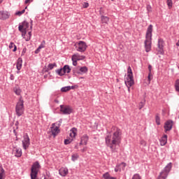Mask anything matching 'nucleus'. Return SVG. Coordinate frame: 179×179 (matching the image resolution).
Wrapping results in <instances>:
<instances>
[{
	"instance_id": "nucleus-1",
	"label": "nucleus",
	"mask_w": 179,
	"mask_h": 179,
	"mask_svg": "<svg viewBox=\"0 0 179 179\" xmlns=\"http://www.w3.org/2000/svg\"><path fill=\"white\" fill-rule=\"evenodd\" d=\"M122 136V131L121 129L113 126L110 131H108L105 137V142L106 146L110 148L112 152L117 150V146H119L121 143V139Z\"/></svg>"
},
{
	"instance_id": "nucleus-2",
	"label": "nucleus",
	"mask_w": 179,
	"mask_h": 179,
	"mask_svg": "<svg viewBox=\"0 0 179 179\" xmlns=\"http://www.w3.org/2000/svg\"><path fill=\"white\" fill-rule=\"evenodd\" d=\"M152 33H153V25L150 24L147 29L144 42L146 52H150L152 50Z\"/></svg>"
},
{
	"instance_id": "nucleus-3",
	"label": "nucleus",
	"mask_w": 179,
	"mask_h": 179,
	"mask_svg": "<svg viewBox=\"0 0 179 179\" xmlns=\"http://www.w3.org/2000/svg\"><path fill=\"white\" fill-rule=\"evenodd\" d=\"M40 169H41V166H40V163L38 162H35L31 168V179H37V175L38 174V171H40Z\"/></svg>"
},
{
	"instance_id": "nucleus-4",
	"label": "nucleus",
	"mask_w": 179,
	"mask_h": 179,
	"mask_svg": "<svg viewBox=\"0 0 179 179\" xmlns=\"http://www.w3.org/2000/svg\"><path fill=\"white\" fill-rule=\"evenodd\" d=\"M23 99L20 98L15 106V112L17 117H21L23 115V113H24V104Z\"/></svg>"
},
{
	"instance_id": "nucleus-5",
	"label": "nucleus",
	"mask_w": 179,
	"mask_h": 179,
	"mask_svg": "<svg viewBox=\"0 0 179 179\" xmlns=\"http://www.w3.org/2000/svg\"><path fill=\"white\" fill-rule=\"evenodd\" d=\"M171 162H169L164 169V170L160 173L158 179H166L167 178V176H169V173L171 171Z\"/></svg>"
},
{
	"instance_id": "nucleus-6",
	"label": "nucleus",
	"mask_w": 179,
	"mask_h": 179,
	"mask_svg": "<svg viewBox=\"0 0 179 179\" xmlns=\"http://www.w3.org/2000/svg\"><path fill=\"white\" fill-rule=\"evenodd\" d=\"M77 134H78V129L75 128V127H73L70 130V134H69V136L71 138L65 139L64 140V145H69V143H71L72 142V141H73V139H75V138H76Z\"/></svg>"
},
{
	"instance_id": "nucleus-7",
	"label": "nucleus",
	"mask_w": 179,
	"mask_h": 179,
	"mask_svg": "<svg viewBox=\"0 0 179 179\" xmlns=\"http://www.w3.org/2000/svg\"><path fill=\"white\" fill-rule=\"evenodd\" d=\"M55 72L59 76H64L65 73H71V67L69 65H65L63 68L55 70Z\"/></svg>"
},
{
	"instance_id": "nucleus-8",
	"label": "nucleus",
	"mask_w": 179,
	"mask_h": 179,
	"mask_svg": "<svg viewBox=\"0 0 179 179\" xmlns=\"http://www.w3.org/2000/svg\"><path fill=\"white\" fill-rule=\"evenodd\" d=\"M60 111L64 115H69V114H72V107L68 105H61L60 106Z\"/></svg>"
},
{
	"instance_id": "nucleus-9",
	"label": "nucleus",
	"mask_w": 179,
	"mask_h": 179,
	"mask_svg": "<svg viewBox=\"0 0 179 179\" xmlns=\"http://www.w3.org/2000/svg\"><path fill=\"white\" fill-rule=\"evenodd\" d=\"M22 142L23 149L24 150H27V149H29V146H30V138L29 137V134H25L24 135Z\"/></svg>"
},
{
	"instance_id": "nucleus-10",
	"label": "nucleus",
	"mask_w": 179,
	"mask_h": 179,
	"mask_svg": "<svg viewBox=\"0 0 179 179\" xmlns=\"http://www.w3.org/2000/svg\"><path fill=\"white\" fill-rule=\"evenodd\" d=\"M87 48V45H86L85 42L82 41L78 42L77 51H78L79 52H85Z\"/></svg>"
},
{
	"instance_id": "nucleus-11",
	"label": "nucleus",
	"mask_w": 179,
	"mask_h": 179,
	"mask_svg": "<svg viewBox=\"0 0 179 179\" xmlns=\"http://www.w3.org/2000/svg\"><path fill=\"white\" fill-rule=\"evenodd\" d=\"M124 83L127 87H131L135 83L134 81V76H127L124 80Z\"/></svg>"
},
{
	"instance_id": "nucleus-12",
	"label": "nucleus",
	"mask_w": 179,
	"mask_h": 179,
	"mask_svg": "<svg viewBox=\"0 0 179 179\" xmlns=\"http://www.w3.org/2000/svg\"><path fill=\"white\" fill-rule=\"evenodd\" d=\"M29 29V22L24 21L22 24H20L18 27V29L22 33H24L26 30Z\"/></svg>"
},
{
	"instance_id": "nucleus-13",
	"label": "nucleus",
	"mask_w": 179,
	"mask_h": 179,
	"mask_svg": "<svg viewBox=\"0 0 179 179\" xmlns=\"http://www.w3.org/2000/svg\"><path fill=\"white\" fill-rule=\"evenodd\" d=\"M51 133L53 136H57L59 134V127L55 126V123H53L51 127Z\"/></svg>"
},
{
	"instance_id": "nucleus-14",
	"label": "nucleus",
	"mask_w": 179,
	"mask_h": 179,
	"mask_svg": "<svg viewBox=\"0 0 179 179\" xmlns=\"http://www.w3.org/2000/svg\"><path fill=\"white\" fill-rule=\"evenodd\" d=\"M164 128L166 132H167L169 131H171V129H173V120L166 121L165 122Z\"/></svg>"
},
{
	"instance_id": "nucleus-15",
	"label": "nucleus",
	"mask_w": 179,
	"mask_h": 179,
	"mask_svg": "<svg viewBox=\"0 0 179 179\" xmlns=\"http://www.w3.org/2000/svg\"><path fill=\"white\" fill-rule=\"evenodd\" d=\"M125 167H127V164L125 162H122L120 164H117L115 168V173H118V171L125 170Z\"/></svg>"
},
{
	"instance_id": "nucleus-16",
	"label": "nucleus",
	"mask_w": 179,
	"mask_h": 179,
	"mask_svg": "<svg viewBox=\"0 0 179 179\" xmlns=\"http://www.w3.org/2000/svg\"><path fill=\"white\" fill-rule=\"evenodd\" d=\"M9 16H10V15L9 14V13H8V11H0L1 20H6V19H9Z\"/></svg>"
},
{
	"instance_id": "nucleus-17",
	"label": "nucleus",
	"mask_w": 179,
	"mask_h": 179,
	"mask_svg": "<svg viewBox=\"0 0 179 179\" xmlns=\"http://www.w3.org/2000/svg\"><path fill=\"white\" fill-rule=\"evenodd\" d=\"M68 173H69L68 168L62 167L59 170V174L62 176V177H66Z\"/></svg>"
},
{
	"instance_id": "nucleus-18",
	"label": "nucleus",
	"mask_w": 179,
	"mask_h": 179,
	"mask_svg": "<svg viewBox=\"0 0 179 179\" xmlns=\"http://www.w3.org/2000/svg\"><path fill=\"white\" fill-rule=\"evenodd\" d=\"M164 47V41H163V39L159 38L158 40V48H159V52H160V54H163V48Z\"/></svg>"
},
{
	"instance_id": "nucleus-19",
	"label": "nucleus",
	"mask_w": 179,
	"mask_h": 179,
	"mask_svg": "<svg viewBox=\"0 0 179 179\" xmlns=\"http://www.w3.org/2000/svg\"><path fill=\"white\" fill-rule=\"evenodd\" d=\"M87 141H89V136L87 134H84L81 136L80 145H87Z\"/></svg>"
},
{
	"instance_id": "nucleus-20",
	"label": "nucleus",
	"mask_w": 179,
	"mask_h": 179,
	"mask_svg": "<svg viewBox=\"0 0 179 179\" xmlns=\"http://www.w3.org/2000/svg\"><path fill=\"white\" fill-rule=\"evenodd\" d=\"M72 57L77 60V61H83V59H85L86 58V57L83 56V55H80L78 53L74 54Z\"/></svg>"
},
{
	"instance_id": "nucleus-21",
	"label": "nucleus",
	"mask_w": 179,
	"mask_h": 179,
	"mask_svg": "<svg viewBox=\"0 0 179 179\" xmlns=\"http://www.w3.org/2000/svg\"><path fill=\"white\" fill-rule=\"evenodd\" d=\"M22 64H23V59L21 57H19L17 59V62L16 64L17 71H20L22 69Z\"/></svg>"
},
{
	"instance_id": "nucleus-22",
	"label": "nucleus",
	"mask_w": 179,
	"mask_h": 179,
	"mask_svg": "<svg viewBox=\"0 0 179 179\" xmlns=\"http://www.w3.org/2000/svg\"><path fill=\"white\" fill-rule=\"evenodd\" d=\"M161 146H164L167 143V135H164L162 138L159 140Z\"/></svg>"
},
{
	"instance_id": "nucleus-23",
	"label": "nucleus",
	"mask_w": 179,
	"mask_h": 179,
	"mask_svg": "<svg viewBox=\"0 0 179 179\" xmlns=\"http://www.w3.org/2000/svg\"><path fill=\"white\" fill-rule=\"evenodd\" d=\"M14 149L15 150V157H22V148H14Z\"/></svg>"
},
{
	"instance_id": "nucleus-24",
	"label": "nucleus",
	"mask_w": 179,
	"mask_h": 179,
	"mask_svg": "<svg viewBox=\"0 0 179 179\" xmlns=\"http://www.w3.org/2000/svg\"><path fill=\"white\" fill-rule=\"evenodd\" d=\"M80 75H83V73H87L88 69L86 66L80 67Z\"/></svg>"
},
{
	"instance_id": "nucleus-25",
	"label": "nucleus",
	"mask_w": 179,
	"mask_h": 179,
	"mask_svg": "<svg viewBox=\"0 0 179 179\" xmlns=\"http://www.w3.org/2000/svg\"><path fill=\"white\" fill-rule=\"evenodd\" d=\"M174 86L175 90L178 93V96H179V79L176 80Z\"/></svg>"
},
{
	"instance_id": "nucleus-26",
	"label": "nucleus",
	"mask_w": 179,
	"mask_h": 179,
	"mask_svg": "<svg viewBox=\"0 0 179 179\" xmlns=\"http://www.w3.org/2000/svg\"><path fill=\"white\" fill-rule=\"evenodd\" d=\"M101 22H103V23H108L110 18H108V17H107V16L101 15Z\"/></svg>"
},
{
	"instance_id": "nucleus-27",
	"label": "nucleus",
	"mask_w": 179,
	"mask_h": 179,
	"mask_svg": "<svg viewBox=\"0 0 179 179\" xmlns=\"http://www.w3.org/2000/svg\"><path fill=\"white\" fill-rule=\"evenodd\" d=\"M3 177H5V169L0 166V179H3Z\"/></svg>"
},
{
	"instance_id": "nucleus-28",
	"label": "nucleus",
	"mask_w": 179,
	"mask_h": 179,
	"mask_svg": "<svg viewBox=\"0 0 179 179\" xmlns=\"http://www.w3.org/2000/svg\"><path fill=\"white\" fill-rule=\"evenodd\" d=\"M54 68H57V63L49 64L48 65V71H52V69H54Z\"/></svg>"
},
{
	"instance_id": "nucleus-29",
	"label": "nucleus",
	"mask_w": 179,
	"mask_h": 179,
	"mask_svg": "<svg viewBox=\"0 0 179 179\" xmlns=\"http://www.w3.org/2000/svg\"><path fill=\"white\" fill-rule=\"evenodd\" d=\"M103 178H105V179H117V178H114V177L110 176V173H104V174L103 175Z\"/></svg>"
},
{
	"instance_id": "nucleus-30",
	"label": "nucleus",
	"mask_w": 179,
	"mask_h": 179,
	"mask_svg": "<svg viewBox=\"0 0 179 179\" xmlns=\"http://www.w3.org/2000/svg\"><path fill=\"white\" fill-rule=\"evenodd\" d=\"M78 159H79V155L78 154H73L71 156L72 162H76V160H78Z\"/></svg>"
},
{
	"instance_id": "nucleus-31",
	"label": "nucleus",
	"mask_w": 179,
	"mask_h": 179,
	"mask_svg": "<svg viewBox=\"0 0 179 179\" xmlns=\"http://www.w3.org/2000/svg\"><path fill=\"white\" fill-rule=\"evenodd\" d=\"M14 93L17 94V96H20V93H22V90L20 88L15 87L14 88Z\"/></svg>"
},
{
	"instance_id": "nucleus-32",
	"label": "nucleus",
	"mask_w": 179,
	"mask_h": 179,
	"mask_svg": "<svg viewBox=\"0 0 179 179\" xmlns=\"http://www.w3.org/2000/svg\"><path fill=\"white\" fill-rule=\"evenodd\" d=\"M127 76H134V74L132 73V69H131V66H129L127 69Z\"/></svg>"
},
{
	"instance_id": "nucleus-33",
	"label": "nucleus",
	"mask_w": 179,
	"mask_h": 179,
	"mask_svg": "<svg viewBox=\"0 0 179 179\" xmlns=\"http://www.w3.org/2000/svg\"><path fill=\"white\" fill-rule=\"evenodd\" d=\"M80 67H75L73 69V73H78V75H80Z\"/></svg>"
},
{
	"instance_id": "nucleus-34",
	"label": "nucleus",
	"mask_w": 179,
	"mask_h": 179,
	"mask_svg": "<svg viewBox=\"0 0 179 179\" xmlns=\"http://www.w3.org/2000/svg\"><path fill=\"white\" fill-rule=\"evenodd\" d=\"M69 90H71V86H67V87H63L61 89L62 92H69Z\"/></svg>"
},
{
	"instance_id": "nucleus-35",
	"label": "nucleus",
	"mask_w": 179,
	"mask_h": 179,
	"mask_svg": "<svg viewBox=\"0 0 179 179\" xmlns=\"http://www.w3.org/2000/svg\"><path fill=\"white\" fill-rule=\"evenodd\" d=\"M155 122L157 125H160V117L159 116V115H156L155 116Z\"/></svg>"
},
{
	"instance_id": "nucleus-36",
	"label": "nucleus",
	"mask_w": 179,
	"mask_h": 179,
	"mask_svg": "<svg viewBox=\"0 0 179 179\" xmlns=\"http://www.w3.org/2000/svg\"><path fill=\"white\" fill-rule=\"evenodd\" d=\"M24 12H26V10L25 9H23L21 11H17L15 13V15L17 16H22V15H23V13H24Z\"/></svg>"
},
{
	"instance_id": "nucleus-37",
	"label": "nucleus",
	"mask_w": 179,
	"mask_h": 179,
	"mask_svg": "<svg viewBox=\"0 0 179 179\" xmlns=\"http://www.w3.org/2000/svg\"><path fill=\"white\" fill-rule=\"evenodd\" d=\"M45 41H43L41 45L38 46V48L41 50V48H45Z\"/></svg>"
},
{
	"instance_id": "nucleus-38",
	"label": "nucleus",
	"mask_w": 179,
	"mask_h": 179,
	"mask_svg": "<svg viewBox=\"0 0 179 179\" xmlns=\"http://www.w3.org/2000/svg\"><path fill=\"white\" fill-rule=\"evenodd\" d=\"M148 83H150V80L153 79V75H152V73H148Z\"/></svg>"
},
{
	"instance_id": "nucleus-39",
	"label": "nucleus",
	"mask_w": 179,
	"mask_h": 179,
	"mask_svg": "<svg viewBox=\"0 0 179 179\" xmlns=\"http://www.w3.org/2000/svg\"><path fill=\"white\" fill-rule=\"evenodd\" d=\"M167 5L169 8H172L173 7V1L172 0H167Z\"/></svg>"
},
{
	"instance_id": "nucleus-40",
	"label": "nucleus",
	"mask_w": 179,
	"mask_h": 179,
	"mask_svg": "<svg viewBox=\"0 0 179 179\" xmlns=\"http://www.w3.org/2000/svg\"><path fill=\"white\" fill-rule=\"evenodd\" d=\"M71 60L73 62V65L76 66V65H78V60L75 59L73 57H71Z\"/></svg>"
},
{
	"instance_id": "nucleus-41",
	"label": "nucleus",
	"mask_w": 179,
	"mask_h": 179,
	"mask_svg": "<svg viewBox=\"0 0 179 179\" xmlns=\"http://www.w3.org/2000/svg\"><path fill=\"white\" fill-rule=\"evenodd\" d=\"M132 179H141V176H139V174L136 173L134 175Z\"/></svg>"
},
{
	"instance_id": "nucleus-42",
	"label": "nucleus",
	"mask_w": 179,
	"mask_h": 179,
	"mask_svg": "<svg viewBox=\"0 0 179 179\" xmlns=\"http://www.w3.org/2000/svg\"><path fill=\"white\" fill-rule=\"evenodd\" d=\"M140 145H142V146H146V141H145V140H141L140 141Z\"/></svg>"
},
{
	"instance_id": "nucleus-43",
	"label": "nucleus",
	"mask_w": 179,
	"mask_h": 179,
	"mask_svg": "<svg viewBox=\"0 0 179 179\" xmlns=\"http://www.w3.org/2000/svg\"><path fill=\"white\" fill-rule=\"evenodd\" d=\"M55 125H58L59 127L62 124V119H60L57 122L55 123Z\"/></svg>"
},
{
	"instance_id": "nucleus-44",
	"label": "nucleus",
	"mask_w": 179,
	"mask_h": 179,
	"mask_svg": "<svg viewBox=\"0 0 179 179\" xmlns=\"http://www.w3.org/2000/svg\"><path fill=\"white\" fill-rule=\"evenodd\" d=\"M29 37L26 39V41H29L30 38H31V31L28 32Z\"/></svg>"
},
{
	"instance_id": "nucleus-45",
	"label": "nucleus",
	"mask_w": 179,
	"mask_h": 179,
	"mask_svg": "<svg viewBox=\"0 0 179 179\" xmlns=\"http://www.w3.org/2000/svg\"><path fill=\"white\" fill-rule=\"evenodd\" d=\"M15 43L11 42L8 47H9L10 50H12V48H13L15 47Z\"/></svg>"
},
{
	"instance_id": "nucleus-46",
	"label": "nucleus",
	"mask_w": 179,
	"mask_h": 179,
	"mask_svg": "<svg viewBox=\"0 0 179 179\" xmlns=\"http://www.w3.org/2000/svg\"><path fill=\"white\" fill-rule=\"evenodd\" d=\"M148 12H152V6L150 5L147 6Z\"/></svg>"
},
{
	"instance_id": "nucleus-47",
	"label": "nucleus",
	"mask_w": 179,
	"mask_h": 179,
	"mask_svg": "<svg viewBox=\"0 0 179 179\" xmlns=\"http://www.w3.org/2000/svg\"><path fill=\"white\" fill-rule=\"evenodd\" d=\"M83 8H89V3L85 2L83 3Z\"/></svg>"
},
{
	"instance_id": "nucleus-48",
	"label": "nucleus",
	"mask_w": 179,
	"mask_h": 179,
	"mask_svg": "<svg viewBox=\"0 0 179 179\" xmlns=\"http://www.w3.org/2000/svg\"><path fill=\"white\" fill-rule=\"evenodd\" d=\"M87 150V147H84L83 149H81L82 153H85Z\"/></svg>"
},
{
	"instance_id": "nucleus-49",
	"label": "nucleus",
	"mask_w": 179,
	"mask_h": 179,
	"mask_svg": "<svg viewBox=\"0 0 179 179\" xmlns=\"http://www.w3.org/2000/svg\"><path fill=\"white\" fill-rule=\"evenodd\" d=\"M148 71L149 73H152V65L150 64L148 65Z\"/></svg>"
},
{
	"instance_id": "nucleus-50",
	"label": "nucleus",
	"mask_w": 179,
	"mask_h": 179,
	"mask_svg": "<svg viewBox=\"0 0 179 179\" xmlns=\"http://www.w3.org/2000/svg\"><path fill=\"white\" fill-rule=\"evenodd\" d=\"M40 51H41V49L38 48L36 50H35V54H38V52H40Z\"/></svg>"
},
{
	"instance_id": "nucleus-51",
	"label": "nucleus",
	"mask_w": 179,
	"mask_h": 179,
	"mask_svg": "<svg viewBox=\"0 0 179 179\" xmlns=\"http://www.w3.org/2000/svg\"><path fill=\"white\" fill-rule=\"evenodd\" d=\"M143 106H144V103L143 102H141L139 104L140 110H141V108H143Z\"/></svg>"
},
{
	"instance_id": "nucleus-52",
	"label": "nucleus",
	"mask_w": 179,
	"mask_h": 179,
	"mask_svg": "<svg viewBox=\"0 0 179 179\" xmlns=\"http://www.w3.org/2000/svg\"><path fill=\"white\" fill-rule=\"evenodd\" d=\"M10 80H15V76H13V74H11L10 76Z\"/></svg>"
},
{
	"instance_id": "nucleus-53",
	"label": "nucleus",
	"mask_w": 179,
	"mask_h": 179,
	"mask_svg": "<svg viewBox=\"0 0 179 179\" xmlns=\"http://www.w3.org/2000/svg\"><path fill=\"white\" fill-rule=\"evenodd\" d=\"M26 51H27V49L26 48H24L22 50V55H24V54H26Z\"/></svg>"
},
{
	"instance_id": "nucleus-54",
	"label": "nucleus",
	"mask_w": 179,
	"mask_h": 179,
	"mask_svg": "<svg viewBox=\"0 0 179 179\" xmlns=\"http://www.w3.org/2000/svg\"><path fill=\"white\" fill-rule=\"evenodd\" d=\"M13 48H13V52H15V51L17 50V48L16 47V45H14Z\"/></svg>"
},
{
	"instance_id": "nucleus-55",
	"label": "nucleus",
	"mask_w": 179,
	"mask_h": 179,
	"mask_svg": "<svg viewBox=\"0 0 179 179\" xmlns=\"http://www.w3.org/2000/svg\"><path fill=\"white\" fill-rule=\"evenodd\" d=\"M31 1H33V0H25L24 3H30V2H31Z\"/></svg>"
},
{
	"instance_id": "nucleus-56",
	"label": "nucleus",
	"mask_w": 179,
	"mask_h": 179,
	"mask_svg": "<svg viewBox=\"0 0 179 179\" xmlns=\"http://www.w3.org/2000/svg\"><path fill=\"white\" fill-rule=\"evenodd\" d=\"M30 29H33V20H31V27Z\"/></svg>"
},
{
	"instance_id": "nucleus-57",
	"label": "nucleus",
	"mask_w": 179,
	"mask_h": 179,
	"mask_svg": "<svg viewBox=\"0 0 179 179\" xmlns=\"http://www.w3.org/2000/svg\"><path fill=\"white\" fill-rule=\"evenodd\" d=\"M13 132H14V134H15V136H16V135H17V132H16V129H14V130H13Z\"/></svg>"
},
{
	"instance_id": "nucleus-58",
	"label": "nucleus",
	"mask_w": 179,
	"mask_h": 179,
	"mask_svg": "<svg viewBox=\"0 0 179 179\" xmlns=\"http://www.w3.org/2000/svg\"><path fill=\"white\" fill-rule=\"evenodd\" d=\"M127 89H128V92H131V87H127Z\"/></svg>"
},
{
	"instance_id": "nucleus-59",
	"label": "nucleus",
	"mask_w": 179,
	"mask_h": 179,
	"mask_svg": "<svg viewBox=\"0 0 179 179\" xmlns=\"http://www.w3.org/2000/svg\"><path fill=\"white\" fill-rule=\"evenodd\" d=\"M3 2V0H0V3H2Z\"/></svg>"
},
{
	"instance_id": "nucleus-60",
	"label": "nucleus",
	"mask_w": 179,
	"mask_h": 179,
	"mask_svg": "<svg viewBox=\"0 0 179 179\" xmlns=\"http://www.w3.org/2000/svg\"><path fill=\"white\" fill-rule=\"evenodd\" d=\"M74 88H75V87H73V86L71 87V89H74Z\"/></svg>"
},
{
	"instance_id": "nucleus-61",
	"label": "nucleus",
	"mask_w": 179,
	"mask_h": 179,
	"mask_svg": "<svg viewBox=\"0 0 179 179\" xmlns=\"http://www.w3.org/2000/svg\"><path fill=\"white\" fill-rule=\"evenodd\" d=\"M18 122H17V124H15V125H17Z\"/></svg>"
},
{
	"instance_id": "nucleus-62",
	"label": "nucleus",
	"mask_w": 179,
	"mask_h": 179,
	"mask_svg": "<svg viewBox=\"0 0 179 179\" xmlns=\"http://www.w3.org/2000/svg\"><path fill=\"white\" fill-rule=\"evenodd\" d=\"M55 101H56L57 103H58V101L55 100Z\"/></svg>"
},
{
	"instance_id": "nucleus-63",
	"label": "nucleus",
	"mask_w": 179,
	"mask_h": 179,
	"mask_svg": "<svg viewBox=\"0 0 179 179\" xmlns=\"http://www.w3.org/2000/svg\"><path fill=\"white\" fill-rule=\"evenodd\" d=\"M17 73H19V71L17 72Z\"/></svg>"
},
{
	"instance_id": "nucleus-64",
	"label": "nucleus",
	"mask_w": 179,
	"mask_h": 179,
	"mask_svg": "<svg viewBox=\"0 0 179 179\" xmlns=\"http://www.w3.org/2000/svg\"><path fill=\"white\" fill-rule=\"evenodd\" d=\"M0 30H1V27H0Z\"/></svg>"
}]
</instances>
